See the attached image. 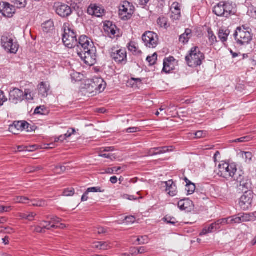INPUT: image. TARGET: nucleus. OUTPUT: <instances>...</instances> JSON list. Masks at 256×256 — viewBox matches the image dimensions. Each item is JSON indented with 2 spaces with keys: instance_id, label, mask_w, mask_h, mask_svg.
<instances>
[{
  "instance_id": "nucleus-1",
  "label": "nucleus",
  "mask_w": 256,
  "mask_h": 256,
  "mask_svg": "<svg viewBox=\"0 0 256 256\" xmlns=\"http://www.w3.org/2000/svg\"><path fill=\"white\" fill-rule=\"evenodd\" d=\"M90 39L86 36H82L78 40L76 46L78 56L85 64L89 66L93 65L96 60V49Z\"/></svg>"
},
{
  "instance_id": "nucleus-2",
  "label": "nucleus",
  "mask_w": 256,
  "mask_h": 256,
  "mask_svg": "<svg viewBox=\"0 0 256 256\" xmlns=\"http://www.w3.org/2000/svg\"><path fill=\"white\" fill-rule=\"evenodd\" d=\"M186 60L190 67L195 68L201 65L202 61L204 59V56L200 48L193 47L189 52V54L186 56Z\"/></svg>"
},
{
  "instance_id": "nucleus-3",
  "label": "nucleus",
  "mask_w": 256,
  "mask_h": 256,
  "mask_svg": "<svg viewBox=\"0 0 256 256\" xmlns=\"http://www.w3.org/2000/svg\"><path fill=\"white\" fill-rule=\"evenodd\" d=\"M62 29L64 30L62 41L64 44L70 48H75L78 45L76 34L70 27L68 24H64Z\"/></svg>"
},
{
  "instance_id": "nucleus-4",
  "label": "nucleus",
  "mask_w": 256,
  "mask_h": 256,
  "mask_svg": "<svg viewBox=\"0 0 256 256\" xmlns=\"http://www.w3.org/2000/svg\"><path fill=\"white\" fill-rule=\"evenodd\" d=\"M232 3L222 1L214 6L213 12L218 16L228 18L235 13Z\"/></svg>"
},
{
  "instance_id": "nucleus-5",
  "label": "nucleus",
  "mask_w": 256,
  "mask_h": 256,
  "mask_svg": "<svg viewBox=\"0 0 256 256\" xmlns=\"http://www.w3.org/2000/svg\"><path fill=\"white\" fill-rule=\"evenodd\" d=\"M234 36L237 44L240 46L248 44L252 39V34L244 26L238 27Z\"/></svg>"
},
{
  "instance_id": "nucleus-6",
  "label": "nucleus",
  "mask_w": 256,
  "mask_h": 256,
  "mask_svg": "<svg viewBox=\"0 0 256 256\" xmlns=\"http://www.w3.org/2000/svg\"><path fill=\"white\" fill-rule=\"evenodd\" d=\"M216 172L219 176L228 179L234 176V172H236V168L234 164H230L226 162H222L218 165Z\"/></svg>"
},
{
  "instance_id": "nucleus-7",
  "label": "nucleus",
  "mask_w": 256,
  "mask_h": 256,
  "mask_svg": "<svg viewBox=\"0 0 256 256\" xmlns=\"http://www.w3.org/2000/svg\"><path fill=\"white\" fill-rule=\"evenodd\" d=\"M135 8L132 4L124 1L122 2L119 7V15L123 20H130L133 15Z\"/></svg>"
},
{
  "instance_id": "nucleus-8",
  "label": "nucleus",
  "mask_w": 256,
  "mask_h": 256,
  "mask_svg": "<svg viewBox=\"0 0 256 256\" xmlns=\"http://www.w3.org/2000/svg\"><path fill=\"white\" fill-rule=\"evenodd\" d=\"M142 40L144 45L149 48H155L158 44V36L153 32H145L142 36Z\"/></svg>"
},
{
  "instance_id": "nucleus-9",
  "label": "nucleus",
  "mask_w": 256,
  "mask_h": 256,
  "mask_svg": "<svg viewBox=\"0 0 256 256\" xmlns=\"http://www.w3.org/2000/svg\"><path fill=\"white\" fill-rule=\"evenodd\" d=\"M12 36L7 34L2 36L1 42L2 47L8 52L16 54L18 50V45L16 42H14Z\"/></svg>"
},
{
  "instance_id": "nucleus-10",
  "label": "nucleus",
  "mask_w": 256,
  "mask_h": 256,
  "mask_svg": "<svg viewBox=\"0 0 256 256\" xmlns=\"http://www.w3.org/2000/svg\"><path fill=\"white\" fill-rule=\"evenodd\" d=\"M110 57L118 64H126L127 62L126 52L125 49L112 48Z\"/></svg>"
},
{
  "instance_id": "nucleus-11",
  "label": "nucleus",
  "mask_w": 256,
  "mask_h": 256,
  "mask_svg": "<svg viewBox=\"0 0 256 256\" xmlns=\"http://www.w3.org/2000/svg\"><path fill=\"white\" fill-rule=\"evenodd\" d=\"M253 193L252 191H247L244 192L239 202L240 206L244 210H246L251 207L252 201Z\"/></svg>"
},
{
  "instance_id": "nucleus-12",
  "label": "nucleus",
  "mask_w": 256,
  "mask_h": 256,
  "mask_svg": "<svg viewBox=\"0 0 256 256\" xmlns=\"http://www.w3.org/2000/svg\"><path fill=\"white\" fill-rule=\"evenodd\" d=\"M24 98V92L18 88H14L9 92V100L13 104H17L22 102Z\"/></svg>"
},
{
  "instance_id": "nucleus-13",
  "label": "nucleus",
  "mask_w": 256,
  "mask_h": 256,
  "mask_svg": "<svg viewBox=\"0 0 256 256\" xmlns=\"http://www.w3.org/2000/svg\"><path fill=\"white\" fill-rule=\"evenodd\" d=\"M15 12L14 7L6 2L0 3V13L5 17L12 18Z\"/></svg>"
},
{
  "instance_id": "nucleus-14",
  "label": "nucleus",
  "mask_w": 256,
  "mask_h": 256,
  "mask_svg": "<svg viewBox=\"0 0 256 256\" xmlns=\"http://www.w3.org/2000/svg\"><path fill=\"white\" fill-rule=\"evenodd\" d=\"M160 186L162 188H165V190L168 192V194L170 196H174L176 194L177 188L172 180L161 182Z\"/></svg>"
},
{
  "instance_id": "nucleus-15",
  "label": "nucleus",
  "mask_w": 256,
  "mask_h": 256,
  "mask_svg": "<svg viewBox=\"0 0 256 256\" xmlns=\"http://www.w3.org/2000/svg\"><path fill=\"white\" fill-rule=\"evenodd\" d=\"M28 125V123L26 121L14 122L13 124L10 126V131L14 134H18L20 131L26 130Z\"/></svg>"
},
{
  "instance_id": "nucleus-16",
  "label": "nucleus",
  "mask_w": 256,
  "mask_h": 256,
  "mask_svg": "<svg viewBox=\"0 0 256 256\" xmlns=\"http://www.w3.org/2000/svg\"><path fill=\"white\" fill-rule=\"evenodd\" d=\"M56 12L61 17L65 18L72 14V10L68 6L65 4H61L56 7Z\"/></svg>"
},
{
  "instance_id": "nucleus-17",
  "label": "nucleus",
  "mask_w": 256,
  "mask_h": 256,
  "mask_svg": "<svg viewBox=\"0 0 256 256\" xmlns=\"http://www.w3.org/2000/svg\"><path fill=\"white\" fill-rule=\"evenodd\" d=\"M86 90V94H92L98 90V84L92 80H88L86 82L83 88Z\"/></svg>"
},
{
  "instance_id": "nucleus-18",
  "label": "nucleus",
  "mask_w": 256,
  "mask_h": 256,
  "mask_svg": "<svg viewBox=\"0 0 256 256\" xmlns=\"http://www.w3.org/2000/svg\"><path fill=\"white\" fill-rule=\"evenodd\" d=\"M104 12V10L96 4H90L88 8V13L96 17H100Z\"/></svg>"
},
{
  "instance_id": "nucleus-19",
  "label": "nucleus",
  "mask_w": 256,
  "mask_h": 256,
  "mask_svg": "<svg viewBox=\"0 0 256 256\" xmlns=\"http://www.w3.org/2000/svg\"><path fill=\"white\" fill-rule=\"evenodd\" d=\"M117 27L115 24H113L112 22H108L104 26V30L108 34L111 36H114L116 34Z\"/></svg>"
},
{
  "instance_id": "nucleus-20",
  "label": "nucleus",
  "mask_w": 256,
  "mask_h": 256,
  "mask_svg": "<svg viewBox=\"0 0 256 256\" xmlns=\"http://www.w3.org/2000/svg\"><path fill=\"white\" fill-rule=\"evenodd\" d=\"M239 189L244 192L247 191H251L250 189L252 188V183L249 180H242L240 182Z\"/></svg>"
},
{
  "instance_id": "nucleus-21",
  "label": "nucleus",
  "mask_w": 256,
  "mask_h": 256,
  "mask_svg": "<svg viewBox=\"0 0 256 256\" xmlns=\"http://www.w3.org/2000/svg\"><path fill=\"white\" fill-rule=\"evenodd\" d=\"M192 30L189 28H186L185 30V32L180 36L179 40L184 44H186L192 38Z\"/></svg>"
},
{
  "instance_id": "nucleus-22",
  "label": "nucleus",
  "mask_w": 256,
  "mask_h": 256,
  "mask_svg": "<svg viewBox=\"0 0 256 256\" xmlns=\"http://www.w3.org/2000/svg\"><path fill=\"white\" fill-rule=\"evenodd\" d=\"M50 90V86L44 82H42L38 86L39 94L42 97H46L48 95V92Z\"/></svg>"
},
{
  "instance_id": "nucleus-23",
  "label": "nucleus",
  "mask_w": 256,
  "mask_h": 256,
  "mask_svg": "<svg viewBox=\"0 0 256 256\" xmlns=\"http://www.w3.org/2000/svg\"><path fill=\"white\" fill-rule=\"evenodd\" d=\"M178 206L181 210H188L191 205H192V202L188 198L180 200L178 202Z\"/></svg>"
},
{
  "instance_id": "nucleus-24",
  "label": "nucleus",
  "mask_w": 256,
  "mask_h": 256,
  "mask_svg": "<svg viewBox=\"0 0 256 256\" xmlns=\"http://www.w3.org/2000/svg\"><path fill=\"white\" fill-rule=\"evenodd\" d=\"M230 34V31L228 29H220L218 31V36L220 40L222 42H226L228 40V36Z\"/></svg>"
},
{
  "instance_id": "nucleus-25",
  "label": "nucleus",
  "mask_w": 256,
  "mask_h": 256,
  "mask_svg": "<svg viewBox=\"0 0 256 256\" xmlns=\"http://www.w3.org/2000/svg\"><path fill=\"white\" fill-rule=\"evenodd\" d=\"M172 146H163L158 148H154V151H156L155 154L156 155L164 154L166 152H172L173 150Z\"/></svg>"
},
{
  "instance_id": "nucleus-26",
  "label": "nucleus",
  "mask_w": 256,
  "mask_h": 256,
  "mask_svg": "<svg viewBox=\"0 0 256 256\" xmlns=\"http://www.w3.org/2000/svg\"><path fill=\"white\" fill-rule=\"evenodd\" d=\"M42 28L44 32H48L54 28L53 22L52 21H48L42 24Z\"/></svg>"
},
{
  "instance_id": "nucleus-27",
  "label": "nucleus",
  "mask_w": 256,
  "mask_h": 256,
  "mask_svg": "<svg viewBox=\"0 0 256 256\" xmlns=\"http://www.w3.org/2000/svg\"><path fill=\"white\" fill-rule=\"evenodd\" d=\"M234 176H232L231 178H232L234 180H236L238 182L244 180V172L242 170H240L238 172L236 170V172H234Z\"/></svg>"
},
{
  "instance_id": "nucleus-28",
  "label": "nucleus",
  "mask_w": 256,
  "mask_h": 256,
  "mask_svg": "<svg viewBox=\"0 0 256 256\" xmlns=\"http://www.w3.org/2000/svg\"><path fill=\"white\" fill-rule=\"evenodd\" d=\"M240 155L247 163H250L253 157L252 154L251 152H241Z\"/></svg>"
},
{
  "instance_id": "nucleus-29",
  "label": "nucleus",
  "mask_w": 256,
  "mask_h": 256,
  "mask_svg": "<svg viewBox=\"0 0 256 256\" xmlns=\"http://www.w3.org/2000/svg\"><path fill=\"white\" fill-rule=\"evenodd\" d=\"M12 2L14 4L15 6L19 8H24L26 5V0H12Z\"/></svg>"
},
{
  "instance_id": "nucleus-30",
  "label": "nucleus",
  "mask_w": 256,
  "mask_h": 256,
  "mask_svg": "<svg viewBox=\"0 0 256 256\" xmlns=\"http://www.w3.org/2000/svg\"><path fill=\"white\" fill-rule=\"evenodd\" d=\"M30 202H32V205L35 206L44 207L46 206V202L44 200H31Z\"/></svg>"
},
{
  "instance_id": "nucleus-31",
  "label": "nucleus",
  "mask_w": 256,
  "mask_h": 256,
  "mask_svg": "<svg viewBox=\"0 0 256 256\" xmlns=\"http://www.w3.org/2000/svg\"><path fill=\"white\" fill-rule=\"evenodd\" d=\"M196 190V186L194 184L191 182L186 186V190L188 192V194H192Z\"/></svg>"
},
{
  "instance_id": "nucleus-32",
  "label": "nucleus",
  "mask_w": 256,
  "mask_h": 256,
  "mask_svg": "<svg viewBox=\"0 0 256 256\" xmlns=\"http://www.w3.org/2000/svg\"><path fill=\"white\" fill-rule=\"evenodd\" d=\"M157 54L154 53L152 56H148L146 58V61L149 63L150 66L154 65L157 60Z\"/></svg>"
},
{
  "instance_id": "nucleus-33",
  "label": "nucleus",
  "mask_w": 256,
  "mask_h": 256,
  "mask_svg": "<svg viewBox=\"0 0 256 256\" xmlns=\"http://www.w3.org/2000/svg\"><path fill=\"white\" fill-rule=\"evenodd\" d=\"M241 217H242V222H248V221H252L254 220L255 219L253 218V216L252 215V214H241Z\"/></svg>"
},
{
  "instance_id": "nucleus-34",
  "label": "nucleus",
  "mask_w": 256,
  "mask_h": 256,
  "mask_svg": "<svg viewBox=\"0 0 256 256\" xmlns=\"http://www.w3.org/2000/svg\"><path fill=\"white\" fill-rule=\"evenodd\" d=\"M208 40L211 44L217 42L216 37L214 32L210 30H208Z\"/></svg>"
},
{
  "instance_id": "nucleus-35",
  "label": "nucleus",
  "mask_w": 256,
  "mask_h": 256,
  "mask_svg": "<svg viewBox=\"0 0 256 256\" xmlns=\"http://www.w3.org/2000/svg\"><path fill=\"white\" fill-rule=\"evenodd\" d=\"M128 49L130 51L134 53L135 54H137L138 52H140V51H138V49L134 43V42H131L129 43L128 46Z\"/></svg>"
},
{
  "instance_id": "nucleus-36",
  "label": "nucleus",
  "mask_w": 256,
  "mask_h": 256,
  "mask_svg": "<svg viewBox=\"0 0 256 256\" xmlns=\"http://www.w3.org/2000/svg\"><path fill=\"white\" fill-rule=\"evenodd\" d=\"M66 170V167L64 166H56L53 170L54 172L58 174H61L65 172Z\"/></svg>"
},
{
  "instance_id": "nucleus-37",
  "label": "nucleus",
  "mask_w": 256,
  "mask_h": 256,
  "mask_svg": "<svg viewBox=\"0 0 256 256\" xmlns=\"http://www.w3.org/2000/svg\"><path fill=\"white\" fill-rule=\"evenodd\" d=\"M46 218L48 220H50V222L54 224H58L62 221V219L54 216H48Z\"/></svg>"
},
{
  "instance_id": "nucleus-38",
  "label": "nucleus",
  "mask_w": 256,
  "mask_h": 256,
  "mask_svg": "<svg viewBox=\"0 0 256 256\" xmlns=\"http://www.w3.org/2000/svg\"><path fill=\"white\" fill-rule=\"evenodd\" d=\"M180 10H172V14L171 18L173 20H177L180 17Z\"/></svg>"
},
{
  "instance_id": "nucleus-39",
  "label": "nucleus",
  "mask_w": 256,
  "mask_h": 256,
  "mask_svg": "<svg viewBox=\"0 0 256 256\" xmlns=\"http://www.w3.org/2000/svg\"><path fill=\"white\" fill-rule=\"evenodd\" d=\"M148 238L146 236H142L140 238H138L136 240L138 244H143L148 243Z\"/></svg>"
},
{
  "instance_id": "nucleus-40",
  "label": "nucleus",
  "mask_w": 256,
  "mask_h": 256,
  "mask_svg": "<svg viewBox=\"0 0 256 256\" xmlns=\"http://www.w3.org/2000/svg\"><path fill=\"white\" fill-rule=\"evenodd\" d=\"M16 202L28 204L30 203V200L27 197L18 196L16 198Z\"/></svg>"
},
{
  "instance_id": "nucleus-41",
  "label": "nucleus",
  "mask_w": 256,
  "mask_h": 256,
  "mask_svg": "<svg viewBox=\"0 0 256 256\" xmlns=\"http://www.w3.org/2000/svg\"><path fill=\"white\" fill-rule=\"evenodd\" d=\"M164 220L166 222L170 224H175L176 223L178 222L176 218L173 217L166 216L164 218Z\"/></svg>"
},
{
  "instance_id": "nucleus-42",
  "label": "nucleus",
  "mask_w": 256,
  "mask_h": 256,
  "mask_svg": "<svg viewBox=\"0 0 256 256\" xmlns=\"http://www.w3.org/2000/svg\"><path fill=\"white\" fill-rule=\"evenodd\" d=\"M63 194L66 196H72L74 194V190L73 188H66L64 190Z\"/></svg>"
},
{
  "instance_id": "nucleus-43",
  "label": "nucleus",
  "mask_w": 256,
  "mask_h": 256,
  "mask_svg": "<svg viewBox=\"0 0 256 256\" xmlns=\"http://www.w3.org/2000/svg\"><path fill=\"white\" fill-rule=\"evenodd\" d=\"M88 192H104V190H102L100 187H92L88 188L86 190Z\"/></svg>"
},
{
  "instance_id": "nucleus-44",
  "label": "nucleus",
  "mask_w": 256,
  "mask_h": 256,
  "mask_svg": "<svg viewBox=\"0 0 256 256\" xmlns=\"http://www.w3.org/2000/svg\"><path fill=\"white\" fill-rule=\"evenodd\" d=\"M43 169V168L41 166H33L28 168L26 170L27 172H34L41 170Z\"/></svg>"
},
{
  "instance_id": "nucleus-45",
  "label": "nucleus",
  "mask_w": 256,
  "mask_h": 256,
  "mask_svg": "<svg viewBox=\"0 0 256 256\" xmlns=\"http://www.w3.org/2000/svg\"><path fill=\"white\" fill-rule=\"evenodd\" d=\"M8 99L5 96L4 92L0 90V106H2L4 103L7 101Z\"/></svg>"
},
{
  "instance_id": "nucleus-46",
  "label": "nucleus",
  "mask_w": 256,
  "mask_h": 256,
  "mask_svg": "<svg viewBox=\"0 0 256 256\" xmlns=\"http://www.w3.org/2000/svg\"><path fill=\"white\" fill-rule=\"evenodd\" d=\"M234 219V224H240L242 222L241 214H239L237 216H232Z\"/></svg>"
},
{
  "instance_id": "nucleus-47",
  "label": "nucleus",
  "mask_w": 256,
  "mask_h": 256,
  "mask_svg": "<svg viewBox=\"0 0 256 256\" xmlns=\"http://www.w3.org/2000/svg\"><path fill=\"white\" fill-rule=\"evenodd\" d=\"M24 96H25L26 99L28 100H33V94H32V92H30L29 90H25Z\"/></svg>"
},
{
  "instance_id": "nucleus-48",
  "label": "nucleus",
  "mask_w": 256,
  "mask_h": 256,
  "mask_svg": "<svg viewBox=\"0 0 256 256\" xmlns=\"http://www.w3.org/2000/svg\"><path fill=\"white\" fill-rule=\"evenodd\" d=\"M125 220L128 224H133L136 221V218L132 216H128L125 218Z\"/></svg>"
},
{
  "instance_id": "nucleus-49",
  "label": "nucleus",
  "mask_w": 256,
  "mask_h": 256,
  "mask_svg": "<svg viewBox=\"0 0 256 256\" xmlns=\"http://www.w3.org/2000/svg\"><path fill=\"white\" fill-rule=\"evenodd\" d=\"M100 250H106L110 248V246L109 244L106 242H101V245H100Z\"/></svg>"
},
{
  "instance_id": "nucleus-50",
  "label": "nucleus",
  "mask_w": 256,
  "mask_h": 256,
  "mask_svg": "<svg viewBox=\"0 0 256 256\" xmlns=\"http://www.w3.org/2000/svg\"><path fill=\"white\" fill-rule=\"evenodd\" d=\"M126 131L128 133H133L140 131V128L138 127H132L126 129Z\"/></svg>"
},
{
  "instance_id": "nucleus-51",
  "label": "nucleus",
  "mask_w": 256,
  "mask_h": 256,
  "mask_svg": "<svg viewBox=\"0 0 256 256\" xmlns=\"http://www.w3.org/2000/svg\"><path fill=\"white\" fill-rule=\"evenodd\" d=\"M206 132L202 130H199L195 133L196 137L197 138H201L205 136Z\"/></svg>"
},
{
  "instance_id": "nucleus-52",
  "label": "nucleus",
  "mask_w": 256,
  "mask_h": 256,
  "mask_svg": "<svg viewBox=\"0 0 256 256\" xmlns=\"http://www.w3.org/2000/svg\"><path fill=\"white\" fill-rule=\"evenodd\" d=\"M209 231L212 232L214 230H218L220 228V226H216V224L212 223L208 228Z\"/></svg>"
},
{
  "instance_id": "nucleus-53",
  "label": "nucleus",
  "mask_w": 256,
  "mask_h": 256,
  "mask_svg": "<svg viewBox=\"0 0 256 256\" xmlns=\"http://www.w3.org/2000/svg\"><path fill=\"white\" fill-rule=\"evenodd\" d=\"M162 71H164L166 73H168L170 71V68L169 66L166 62V60H164V68L162 69Z\"/></svg>"
},
{
  "instance_id": "nucleus-54",
  "label": "nucleus",
  "mask_w": 256,
  "mask_h": 256,
  "mask_svg": "<svg viewBox=\"0 0 256 256\" xmlns=\"http://www.w3.org/2000/svg\"><path fill=\"white\" fill-rule=\"evenodd\" d=\"M11 206H0V213H2L4 212H8L11 210Z\"/></svg>"
},
{
  "instance_id": "nucleus-55",
  "label": "nucleus",
  "mask_w": 256,
  "mask_h": 256,
  "mask_svg": "<svg viewBox=\"0 0 256 256\" xmlns=\"http://www.w3.org/2000/svg\"><path fill=\"white\" fill-rule=\"evenodd\" d=\"M97 232L98 234H103L107 232V229L103 227H98L97 228Z\"/></svg>"
},
{
  "instance_id": "nucleus-56",
  "label": "nucleus",
  "mask_w": 256,
  "mask_h": 256,
  "mask_svg": "<svg viewBox=\"0 0 256 256\" xmlns=\"http://www.w3.org/2000/svg\"><path fill=\"white\" fill-rule=\"evenodd\" d=\"M34 231L36 232L43 233L45 232L44 226H37L34 227Z\"/></svg>"
},
{
  "instance_id": "nucleus-57",
  "label": "nucleus",
  "mask_w": 256,
  "mask_h": 256,
  "mask_svg": "<svg viewBox=\"0 0 256 256\" xmlns=\"http://www.w3.org/2000/svg\"><path fill=\"white\" fill-rule=\"evenodd\" d=\"M44 110V109L42 108V106H39L36 108L34 111V114H43L42 111Z\"/></svg>"
},
{
  "instance_id": "nucleus-58",
  "label": "nucleus",
  "mask_w": 256,
  "mask_h": 256,
  "mask_svg": "<svg viewBox=\"0 0 256 256\" xmlns=\"http://www.w3.org/2000/svg\"><path fill=\"white\" fill-rule=\"evenodd\" d=\"M36 128V126H31L28 123V126H26V130L27 132H32L34 131Z\"/></svg>"
},
{
  "instance_id": "nucleus-59",
  "label": "nucleus",
  "mask_w": 256,
  "mask_h": 256,
  "mask_svg": "<svg viewBox=\"0 0 256 256\" xmlns=\"http://www.w3.org/2000/svg\"><path fill=\"white\" fill-rule=\"evenodd\" d=\"M36 216V214L33 212H32L29 214H28V220L30 221L32 220Z\"/></svg>"
},
{
  "instance_id": "nucleus-60",
  "label": "nucleus",
  "mask_w": 256,
  "mask_h": 256,
  "mask_svg": "<svg viewBox=\"0 0 256 256\" xmlns=\"http://www.w3.org/2000/svg\"><path fill=\"white\" fill-rule=\"evenodd\" d=\"M76 132V130L74 128H71L70 130H68V132L65 134L66 138L70 137L72 134H74V133Z\"/></svg>"
},
{
  "instance_id": "nucleus-61",
  "label": "nucleus",
  "mask_w": 256,
  "mask_h": 256,
  "mask_svg": "<svg viewBox=\"0 0 256 256\" xmlns=\"http://www.w3.org/2000/svg\"><path fill=\"white\" fill-rule=\"evenodd\" d=\"M102 174H114V169L110 168H107L104 170V172H102Z\"/></svg>"
},
{
  "instance_id": "nucleus-62",
  "label": "nucleus",
  "mask_w": 256,
  "mask_h": 256,
  "mask_svg": "<svg viewBox=\"0 0 256 256\" xmlns=\"http://www.w3.org/2000/svg\"><path fill=\"white\" fill-rule=\"evenodd\" d=\"M66 136L65 134L64 135L60 136L58 138H56L55 142H57L58 141L63 142L64 140L66 138Z\"/></svg>"
},
{
  "instance_id": "nucleus-63",
  "label": "nucleus",
  "mask_w": 256,
  "mask_h": 256,
  "mask_svg": "<svg viewBox=\"0 0 256 256\" xmlns=\"http://www.w3.org/2000/svg\"><path fill=\"white\" fill-rule=\"evenodd\" d=\"M208 228H205L202 230V232L200 233V236L206 235L208 233H210V231L208 230Z\"/></svg>"
},
{
  "instance_id": "nucleus-64",
  "label": "nucleus",
  "mask_w": 256,
  "mask_h": 256,
  "mask_svg": "<svg viewBox=\"0 0 256 256\" xmlns=\"http://www.w3.org/2000/svg\"><path fill=\"white\" fill-rule=\"evenodd\" d=\"M110 182L112 184H115L118 182V178L116 176H113L110 178Z\"/></svg>"
}]
</instances>
